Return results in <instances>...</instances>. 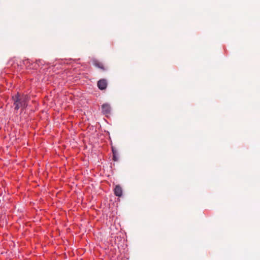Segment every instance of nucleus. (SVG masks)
I'll return each instance as SVG.
<instances>
[{"instance_id": "nucleus-2", "label": "nucleus", "mask_w": 260, "mask_h": 260, "mask_svg": "<svg viewBox=\"0 0 260 260\" xmlns=\"http://www.w3.org/2000/svg\"><path fill=\"white\" fill-rule=\"evenodd\" d=\"M102 113L106 115H108L110 114L111 112V107L108 104H104L102 106Z\"/></svg>"}, {"instance_id": "nucleus-6", "label": "nucleus", "mask_w": 260, "mask_h": 260, "mask_svg": "<svg viewBox=\"0 0 260 260\" xmlns=\"http://www.w3.org/2000/svg\"><path fill=\"white\" fill-rule=\"evenodd\" d=\"M113 151V159L114 161H117L118 159V158L117 157V153L116 152V151H114V150Z\"/></svg>"}, {"instance_id": "nucleus-1", "label": "nucleus", "mask_w": 260, "mask_h": 260, "mask_svg": "<svg viewBox=\"0 0 260 260\" xmlns=\"http://www.w3.org/2000/svg\"><path fill=\"white\" fill-rule=\"evenodd\" d=\"M13 99L15 110H18L19 108H24L27 106V102L28 101V96L20 95L17 94V95L13 97Z\"/></svg>"}, {"instance_id": "nucleus-4", "label": "nucleus", "mask_w": 260, "mask_h": 260, "mask_svg": "<svg viewBox=\"0 0 260 260\" xmlns=\"http://www.w3.org/2000/svg\"><path fill=\"white\" fill-rule=\"evenodd\" d=\"M114 194L117 197H121L122 194V189L121 186L119 185H116L114 188Z\"/></svg>"}, {"instance_id": "nucleus-5", "label": "nucleus", "mask_w": 260, "mask_h": 260, "mask_svg": "<svg viewBox=\"0 0 260 260\" xmlns=\"http://www.w3.org/2000/svg\"><path fill=\"white\" fill-rule=\"evenodd\" d=\"M94 65L95 67L102 69L103 70H105L104 66L103 64L99 61H94Z\"/></svg>"}, {"instance_id": "nucleus-3", "label": "nucleus", "mask_w": 260, "mask_h": 260, "mask_svg": "<svg viewBox=\"0 0 260 260\" xmlns=\"http://www.w3.org/2000/svg\"><path fill=\"white\" fill-rule=\"evenodd\" d=\"M98 86L101 90L105 89L107 86V82L105 79H101L98 82Z\"/></svg>"}]
</instances>
